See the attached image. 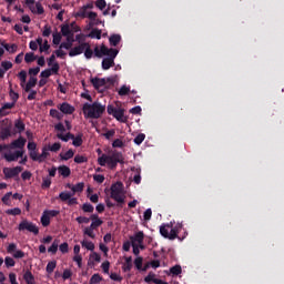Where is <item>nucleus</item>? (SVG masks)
<instances>
[{"mask_svg":"<svg viewBox=\"0 0 284 284\" xmlns=\"http://www.w3.org/2000/svg\"><path fill=\"white\" fill-rule=\"evenodd\" d=\"M82 111L85 119H100L105 111V105L98 101L92 104L84 103Z\"/></svg>","mask_w":284,"mask_h":284,"instance_id":"1","label":"nucleus"},{"mask_svg":"<svg viewBox=\"0 0 284 284\" xmlns=\"http://www.w3.org/2000/svg\"><path fill=\"white\" fill-rule=\"evenodd\" d=\"M98 163L101 166H105V164H108V166L111 170H114V169H116L118 163H120V164L124 163V158L121 152H114L112 155L102 154V156H100L98 159Z\"/></svg>","mask_w":284,"mask_h":284,"instance_id":"2","label":"nucleus"},{"mask_svg":"<svg viewBox=\"0 0 284 284\" xmlns=\"http://www.w3.org/2000/svg\"><path fill=\"white\" fill-rule=\"evenodd\" d=\"M111 194L110 197L118 202V205L124 203V193H123V183L116 182L111 185Z\"/></svg>","mask_w":284,"mask_h":284,"instance_id":"3","label":"nucleus"},{"mask_svg":"<svg viewBox=\"0 0 284 284\" xmlns=\"http://www.w3.org/2000/svg\"><path fill=\"white\" fill-rule=\"evenodd\" d=\"M18 230L19 231H29V232L33 233L34 235L39 234V227L34 223L29 222L27 220H23L20 222Z\"/></svg>","mask_w":284,"mask_h":284,"instance_id":"4","label":"nucleus"},{"mask_svg":"<svg viewBox=\"0 0 284 284\" xmlns=\"http://www.w3.org/2000/svg\"><path fill=\"white\" fill-rule=\"evenodd\" d=\"M22 166H16V168H4L2 170L6 179H12L19 175L20 172H22Z\"/></svg>","mask_w":284,"mask_h":284,"instance_id":"5","label":"nucleus"},{"mask_svg":"<svg viewBox=\"0 0 284 284\" xmlns=\"http://www.w3.org/2000/svg\"><path fill=\"white\" fill-rule=\"evenodd\" d=\"M26 4L29 7V9L32 11V13H37L39 16L43 14L44 13V9L43 7L41 6V3H36V9L34 10V0H26Z\"/></svg>","mask_w":284,"mask_h":284,"instance_id":"6","label":"nucleus"},{"mask_svg":"<svg viewBox=\"0 0 284 284\" xmlns=\"http://www.w3.org/2000/svg\"><path fill=\"white\" fill-rule=\"evenodd\" d=\"M87 45H88L87 42H83V43L79 44L78 47L72 48L69 51V57L73 58V57L82 54L84 52Z\"/></svg>","mask_w":284,"mask_h":284,"instance_id":"7","label":"nucleus"},{"mask_svg":"<svg viewBox=\"0 0 284 284\" xmlns=\"http://www.w3.org/2000/svg\"><path fill=\"white\" fill-rule=\"evenodd\" d=\"M91 83L94 87V89L100 91V92L104 91V90H101V88H106L105 79L92 78Z\"/></svg>","mask_w":284,"mask_h":284,"instance_id":"8","label":"nucleus"},{"mask_svg":"<svg viewBox=\"0 0 284 284\" xmlns=\"http://www.w3.org/2000/svg\"><path fill=\"white\" fill-rule=\"evenodd\" d=\"M102 52H103V55H106L109 59H115L116 55L119 54V50L112 49V48L109 49L104 44H102Z\"/></svg>","mask_w":284,"mask_h":284,"instance_id":"9","label":"nucleus"},{"mask_svg":"<svg viewBox=\"0 0 284 284\" xmlns=\"http://www.w3.org/2000/svg\"><path fill=\"white\" fill-rule=\"evenodd\" d=\"M58 109L63 114H72L75 111V109L72 105H70L69 103H67V102H63L62 104H59Z\"/></svg>","mask_w":284,"mask_h":284,"instance_id":"10","label":"nucleus"},{"mask_svg":"<svg viewBox=\"0 0 284 284\" xmlns=\"http://www.w3.org/2000/svg\"><path fill=\"white\" fill-rule=\"evenodd\" d=\"M13 64L10 61H2L0 64V79L4 78V74L8 70H10Z\"/></svg>","mask_w":284,"mask_h":284,"instance_id":"11","label":"nucleus"},{"mask_svg":"<svg viewBox=\"0 0 284 284\" xmlns=\"http://www.w3.org/2000/svg\"><path fill=\"white\" fill-rule=\"evenodd\" d=\"M27 140L20 136L19 139L11 142L9 148L11 149H23L26 145Z\"/></svg>","mask_w":284,"mask_h":284,"instance_id":"12","label":"nucleus"},{"mask_svg":"<svg viewBox=\"0 0 284 284\" xmlns=\"http://www.w3.org/2000/svg\"><path fill=\"white\" fill-rule=\"evenodd\" d=\"M90 219L92 223L89 227H91L92 230H95L103 224V221L99 217L98 214H92Z\"/></svg>","mask_w":284,"mask_h":284,"instance_id":"13","label":"nucleus"},{"mask_svg":"<svg viewBox=\"0 0 284 284\" xmlns=\"http://www.w3.org/2000/svg\"><path fill=\"white\" fill-rule=\"evenodd\" d=\"M172 227H173L172 222H171V223H168V224L161 225V227H160V233H161V235L164 236L165 239H169V240H170V233H169V230H168V229H172Z\"/></svg>","mask_w":284,"mask_h":284,"instance_id":"14","label":"nucleus"},{"mask_svg":"<svg viewBox=\"0 0 284 284\" xmlns=\"http://www.w3.org/2000/svg\"><path fill=\"white\" fill-rule=\"evenodd\" d=\"M131 240V244L133 245V243H139V244H142L143 243V240H144V234L142 231L138 232L134 236H131L130 237Z\"/></svg>","mask_w":284,"mask_h":284,"instance_id":"15","label":"nucleus"},{"mask_svg":"<svg viewBox=\"0 0 284 284\" xmlns=\"http://www.w3.org/2000/svg\"><path fill=\"white\" fill-rule=\"evenodd\" d=\"M182 226H183L182 223H179L175 227H172L171 232L169 233V240H175Z\"/></svg>","mask_w":284,"mask_h":284,"instance_id":"16","label":"nucleus"},{"mask_svg":"<svg viewBox=\"0 0 284 284\" xmlns=\"http://www.w3.org/2000/svg\"><path fill=\"white\" fill-rule=\"evenodd\" d=\"M113 65H114V59H112V58L103 59V61H102V69L103 70H109Z\"/></svg>","mask_w":284,"mask_h":284,"instance_id":"17","label":"nucleus"},{"mask_svg":"<svg viewBox=\"0 0 284 284\" xmlns=\"http://www.w3.org/2000/svg\"><path fill=\"white\" fill-rule=\"evenodd\" d=\"M121 36L120 34H112L109 39L111 47H116L121 42Z\"/></svg>","mask_w":284,"mask_h":284,"instance_id":"18","label":"nucleus"},{"mask_svg":"<svg viewBox=\"0 0 284 284\" xmlns=\"http://www.w3.org/2000/svg\"><path fill=\"white\" fill-rule=\"evenodd\" d=\"M68 186L72 190V194L74 195V193H80V192H82L83 191V189H84V183L83 182H81V183H78V184H75V185H70V184H68Z\"/></svg>","mask_w":284,"mask_h":284,"instance_id":"19","label":"nucleus"},{"mask_svg":"<svg viewBox=\"0 0 284 284\" xmlns=\"http://www.w3.org/2000/svg\"><path fill=\"white\" fill-rule=\"evenodd\" d=\"M59 174L62 175L63 178H68L71 174L70 168L65 165H61L58 168Z\"/></svg>","mask_w":284,"mask_h":284,"instance_id":"20","label":"nucleus"},{"mask_svg":"<svg viewBox=\"0 0 284 284\" xmlns=\"http://www.w3.org/2000/svg\"><path fill=\"white\" fill-rule=\"evenodd\" d=\"M88 17L93 22L94 26H99V24L104 26V22H102L100 19H98V14L95 12H89Z\"/></svg>","mask_w":284,"mask_h":284,"instance_id":"21","label":"nucleus"},{"mask_svg":"<svg viewBox=\"0 0 284 284\" xmlns=\"http://www.w3.org/2000/svg\"><path fill=\"white\" fill-rule=\"evenodd\" d=\"M37 81H38L37 78L31 77L29 79L28 83L26 84L24 91L26 92H30V90L36 87Z\"/></svg>","mask_w":284,"mask_h":284,"instance_id":"22","label":"nucleus"},{"mask_svg":"<svg viewBox=\"0 0 284 284\" xmlns=\"http://www.w3.org/2000/svg\"><path fill=\"white\" fill-rule=\"evenodd\" d=\"M9 136H11V130L10 128L6 126L0 131V140L4 141L7 140Z\"/></svg>","mask_w":284,"mask_h":284,"instance_id":"23","label":"nucleus"},{"mask_svg":"<svg viewBox=\"0 0 284 284\" xmlns=\"http://www.w3.org/2000/svg\"><path fill=\"white\" fill-rule=\"evenodd\" d=\"M123 272H131L132 270V256L125 257V263L122 266Z\"/></svg>","mask_w":284,"mask_h":284,"instance_id":"24","label":"nucleus"},{"mask_svg":"<svg viewBox=\"0 0 284 284\" xmlns=\"http://www.w3.org/2000/svg\"><path fill=\"white\" fill-rule=\"evenodd\" d=\"M82 136H83V134L80 133V134H78L77 136L73 135V138L71 139V140H73L72 144H73L75 148H79V146L82 145V143H83Z\"/></svg>","mask_w":284,"mask_h":284,"instance_id":"25","label":"nucleus"},{"mask_svg":"<svg viewBox=\"0 0 284 284\" xmlns=\"http://www.w3.org/2000/svg\"><path fill=\"white\" fill-rule=\"evenodd\" d=\"M87 11H88V9L83 6V7L74 14V17H75V18H82V19L89 18V13H88Z\"/></svg>","mask_w":284,"mask_h":284,"instance_id":"26","label":"nucleus"},{"mask_svg":"<svg viewBox=\"0 0 284 284\" xmlns=\"http://www.w3.org/2000/svg\"><path fill=\"white\" fill-rule=\"evenodd\" d=\"M23 280L26 281L27 284H34V276L32 275V273L30 271H27L23 274Z\"/></svg>","mask_w":284,"mask_h":284,"instance_id":"27","label":"nucleus"},{"mask_svg":"<svg viewBox=\"0 0 284 284\" xmlns=\"http://www.w3.org/2000/svg\"><path fill=\"white\" fill-rule=\"evenodd\" d=\"M61 33L63 37L73 36V31L71 30L70 26H68V24H63L61 27Z\"/></svg>","mask_w":284,"mask_h":284,"instance_id":"28","label":"nucleus"},{"mask_svg":"<svg viewBox=\"0 0 284 284\" xmlns=\"http://www.w3.org/2000/svg\"><path fill=\"white\" fill-rule=\"evenodd\" d=\"M113 116L120 122H125V120H123V116H124V110L123 109H116Z\"/></svg>","mask_w":284,"mask_h":284,"instance_id":"29","label":"nucleus"},{"mask_svg":"<svg viewBox=\"0 0 284 284\" xmlns=\"http://www.w3.org/2000/svg\"><path fill=\"white\" fill-rule=\"evenodd\" d=\"M57 138L62 140L63 142H68L69 140L74 139V134L72 133H67L65 135H63L62 133H58Z\"/></svg>","mask_w":284,"mask_h":284,"instance_id":"30","label":"nucleus"},{"mask_svg":"<svg viewBox=\"0 0 284 284\" xmlns=\"http://www.w3.org/2000/svg\"><path fill=\"white\" fill-rule=\"evenodd\" d=\"M101 34H102V31L99 30V29H93L90 34L88 36L89 38L91 39H98L100 40L101 39Z\"/></svg>","mask_w":284,"mask_h":284,"instance_id":"31","label":"nucleus"},{"mask_svg":"<svg viewBox=\"0 0 284 284\" xmlns=\"http://www.w3.org/2000/svg\"><path fill=\"white\" fill-rule=\"evenodd\" d=\"M41 224L47 227L48 225H50V216L43 211L42 216L40 219Z\"/></svg>","mask_w":284,"mask_h":284,"instance_id":"32","label":"nucleus"},{"mask_svg":"<svg viewBox=\"0 0 284 284\" xmlns=\"http://www.w3.org/2000/svg\"><path fill=\"white\" fill-rule=\"evenodd\" d=\"M101 281H103L102 276H100L99 273H95L90 278V284H99V283H101Z\"/></svg>","mask_w":284,"mask_h":284,"instance_id":"33","label":"nucleus"},{"mask_svg":"<svg viewBox=\"0 0 284 284\" xmlns=\"http://www.w3.org/2000/svg\"><path fill=\"white\" fill-rule=\"evenodd\" d=\"M170 272H171L172 276H179V274H182V267H181V265H175L170 268Z\"/></svg>","mask_w":284,"mask_h":284,"instance_id":"34","label":"nucleus"},{"mask_svg":"<svg viewBox=\"0 0 284 284\" xmlns=\"http://www.w3.org/2000/svg\"><path fill=\"white\" fill-rule=\"evenodd\" d=\"M83 52H84V57H85L88 60H90V59L93 57V54H94V52L91 50L89 43H87V45H85Z\"/></svg>","mask_w":284,"mask_h":284,"instance_id":"35","label":"nucleus"},{"mask_svg":"<svg viewBox=\"0 0 284 284\" xmlns=\"http://www.w3.org/2000/svg\"><path fill=\"white\" fill-rule=\"evenodd\" d=\"M72 196H73V194L70 193V192H61V193L59 194V199H60L61 201H63V202L69 201V199L72 197Z\"/></svg>","mask_w":284,"mask_h":284,"instance_id":"36","label":"nucleus"},{"mask_svg":"<svg viewBox=\"0 0 284 284\" xmlns=\"http://www.w3.org/2000/svg\"><path fill=\"white\" fill-rule=\"evenodd\" d=\"M74 155V152L70 149L69 151H67L64 154H60V158L64 161H68L69 159H72Z\"/></svg>","mask_w":284,"mask_h":284,"instance_id":"37","label":"nucleus"},{"mask_svg":"<svg viewBox=\"0 0 284 284\" xmlns=\"http://www.w3.org/2000/svg\"><path fill=\"white\" fill-rule=\"evenodd\" d=\"M55 267H57V262L51 261L48 263L45 270H47L48 274H52V272L55 270Z\"/></svg>","mask_w":284,"mask_h":284,"instance_id":"38","label":"nucleus"},{"mask_svg":"<svg viewBox=\"0 0 284 284\" xmlns=\"http://www.w3.org/2000/svg\"><path fill=\"white\" fill-rule=\"evenodd\" d=\"M3 158L6 159L7 162H14V161L18 160V158H17L14 152L13 153H6L3 155Z\"/></svg>","mask_w":284,"mask_h":284,"instance_id":"39","label":"nucleus"},{"mask_svg":"<svg viewBox=\"0 0 284 284\" xmlns=\"http://www.w3.org/2000/svg\"><path fill=\"white\" fill-rule=\"evenodd\" d=\"M49 148L47 149L45 146L42 149V153L39 155L40 161L39 163H42L49 155L50 153L48 152Z\"/></svg>","mask_w":284,"mask_h":284,"instance_id":"40","label":"nucleus"},{"mask_svg":"<svg viewBox=\"0 0 284 284\" xmlns=\"http://www.w3.org/2000/svg\"><path fill=\"white\" fill-rule=\"evenodd\" d=\"M50 116L55 118L59 121L63 118V115L55 109L50 110Z\"/></svg>","mask_w":284,"mask_h":284,"instance_id":"41","label":"nucleus"},{"mask_svg":"<svg viewBox=\"0 0 284 284\" xmlns=\"http://www.w3.org/2000/svg\"><path fill=\"white\" fill-rule=\"evenodd\" d=\"M81 209L83 210V212L85 213H92L94 211L93 205H91L90 203H84Z\"/></svg>","mask_w":284,"mask_h":284,"instance_id":"42","label":"nucleus"},{"mask_svg":"<svg viewBox=\"0 0 284 284\" xmlns=\"http://www.w3.org/2000/svg\"><path fill=\"white\" fill-rule=\"evenodd\" d=\"M37 60V57L32 53V52H29V53H27L26 55H24V61L27 62V63H31V62H33V61H36Z\"/></svg>","mask_w":284,"mask_h":284,"instance_id":"43","label":"nucleus"},{"mask_svg":"<svg viewBox=\"0 0 284 284\" xmlns=\"http://www.w3.org/2000/svg\"><path fill=\"white\" fill-rule=\"evenodd\" d=\"M2 47L8 51V52H10V53H14L16 51H17V49H18V47L16 45V44H11V45H9V44H7V43H2Z\"/></svg>","mask_w":284,"mask_h":284,"instance_id":"44","label":"nucleus"},{"mask_svg":"<svg viewBox=\"0 0 284 284\" xmlns=\"http://www.w3.org/2000/svg\"><path fill=\"white\" fill-rule=\"evenodd\" d=\"M74 162L78 163V164L85 163V162H88V158L84 156V155L77 154L74 156Z\"/></svg>","mask_w":284,"mask_h":284,"instance_id":"45","label":"nucleus"},{"mask_svg":"<svg viewBox=\"0 0 284 284\" xmlns=\"http://www.w3.org/2000/svg\"><path fill=\"white\" fill-rule=\"evenodd\" d=\"M4 265H6V267H14L16 262L12 257L7 256L4 258Z\"/></svg>","mask_w":284,"mask_h":284,"instance_id":"46","label":"nucleus"},{"mask_svg":"<svg viewBox=\"0 0 284 284\" xmlns=\"http://www.w3.org/2000/svg\"><path fill=\"white\" fill-rule=\"evenodd\" d=\"M52 37H53V41H52L53 44L59 45L61 42L62 36L60 33L55 32L52 34Z\"/></svg>","mask_w":284,"mask_h":284,"instance_id":"47","label":"nucleus"},{"mask_svg":"<svg viewBox=\"0 0 284 284\" xmlns=\"http://www.w3.org/2000/svg\"><path fill=\"white\" fill-rule=\"evenodd\" d=\"M6 213L8 215H20L21 214V210L19 207L9 209V210L6 211Z\"/></svg>","mask_w":284,"mask_h":284,"instance_id":"48","label":"nucleus"},{"mask_svg":"<svg viewBox=\"0 0 284 284\" xmlns=\"http://www.w3.org/2000/svg\"><path fill=\"white\" fill-rule=\"evenodd\" d=\"M18 77L21 81V87L23 88L24 83L27 82V72L22 70L19 72Z\"/></svg>","mask_w":284,"mask_h":284,"instance_id":"49","label":"nucleus"},{"mask_svg":"<svg viewBox=\"0 0 284 284\" xmlns=\"http://www.w3.org/2000/svg\"><path fill=\"white\" fill-rule=\"evenodd\" d=\"M58 246H59V243L58 241L55 240L52 245L48 248V252L49 253H52V254H55L57 251H58Z\"/></svg>","mask_w":284,"mask_h":284,"instance_id":"50","label":"nucleus"},{"mask_svg":"<svg viewBox=\"0 0 284 284\" xmlns=\"http://www.w3.org/2000/svg\"><path fill=\"white\" fill-rule=\"evenodd\" d=\"M29 155H30V158H31L33 161L40 163V161H41V160H40V155H38V152H37L36 150L29 151Z\"/></svg>","mask_w":284,"mask_h":284,"instance_id":"51","label":"nucleus"},{"mask_svg":"<svg viewBox=\"0 0 284 284\" xmlns=\"http://www.w3.org/2000/svg\"><path fill=\"white\" fill-rule=\"evenodd\" d=\"M93 231H94V230L89 226V227H85V229H84L83 233H84V235H88L89 237L94 239V237H95V234H94Z\"/></svg>","mask_w":284,"mask_h":284,"instance_id":"52","label":"nucleus"},{"mask_svg":"<svg viewBox=\"0 0 284 284\" xmlns=\"http://www.w3.org/2000/svg\"><path fill=\"white\" fill-rule=\"evenodd\" d=\"M144 140H145V134L140 133V134L136 135V138L134 139V143H135L136 145H140Z\"/></svg>","mask_w":284,"mask_h":284,"instance_id":"53","label":"nucleus"},{"mask_svg":"<svg viewBox=\"0 0 284 284\" xmlns=\"http://www.w3.org/2000/svg\"><path fill=\"white\" fill-rule=\"evenodd\" d=\"M81 244H82L83 247L88 248L89 251L94 250V244L92 242L82 241Z\"/></svg>","mask_w":284,"mask_h":284,"instance_id":"54","label":"nucleus"},{"mask_svg":"<svg viewBox=\"0 0 284 284\" xmlns=\"http://www.w3.org/2000/svg\"><path fill=\"white\" fill-rule=\"evenodd\" d=\"M49 217H54L60 214V211L58 210H45L44 211Z\"/></svg>","mask_w":284,"mask_h":284,"instance_id":"55","label":"nucleus"},{"mask_svg":"<svg viewBox=\"0 0 284 284\" xmlns=\"http://www.w3.org/2000/svg\"><path fill=\"white\" fill-rule=\"evenodd\" d=\"M134 265H135L136 270H142L143 258L142 257H136L134 260Z\"/></svg>","mask_w":284,"mask_h":284,"instance_id":"56","label":"nucleus"},{"mask_svg":"<svg viewBox=\"0 0 284 284\" xmlns=\"http://www.w3.org/2000/svg\"><path fill=\"white\" fill-rule=\"evenodd\" d=\"M93 54L94 57L97 58H102L103 57V52H102V45L99 48V47H95L94 48V51H93Z\"/></svg>","mask_w":284,"mask_h":284,"instance_id":"57","label":"nucleus"},{"mask_svg":"<svg viewBox=\"0 0 284 284\" xmlns=\"http://www.w3.org/2000/svg\"><path fill=\"white\" fill-rule=\"evenodd\" d=\"M14 126L18 129V131L21 133L26 130V125L22 121H17Z\"/></svg>","mask_w":284,"mask_h":284,"instance_id":"58","label":"nucleus"},{"mask_svg":"<svg viewBox=\"0 0 284 284\" xmlns=\"http://www.w3.org/2000/svg\"><path fill=\"white\" fill-rule=\"evenodd\" d=\"M90 217H85V216H78L77 219H75V221L79 223V224H82V223H85V224H88L89 222H90Z\"/></svg>","mask_w":284,"mask_h":284,"instance_id":"59","label":"nucleus"},{"mask_svg":"<svg viewBox=\"0 0 284 284\" xmlns=\"http://www.w3.org/2000/svg\"><path fill=\"white\" fill-rule=\"evenodd\" d=\"M51 185V179L50 178H44L42 181V189H49Z\"/></svg>","mask_w":284,"mask_h":284,"instance_id":"60","label":"nucleus"},{"mask_svg":"<svg viewBox=\"0 0 284 284\" xmlns=\"http://www.w3.org/2000/svg\"><path fill=\"white\" fill-rule=\"evenodd\" d=\"M129 92H130V88H128L126 85H123V87L120 89L119 94H120L121 97H123V95H128Z\"/></svg>","mask_w":284,"mask_h":284,"instance_id":"61","label":"nucleus"},{"mask_svg":"<svg viewBox=\"0 0 284 284\" xmlns=\"http://www.w3.org/2000/svg\"><path fill=\"white\" fill-rule=\"evenodd\" d=\"M50 34H51V28L48 24H45L44 28H43L42 36L44 38H48V37H50Z\"/></svg>","mask_w":284,"mask_h":284,"instance_id":"62","label":"nucleus"},{"mask_svg":"<svg viewBox=\"0 0 284 284\" xmlns=\"http://www.w3.org/2000/svg\"><path fill=\"white\" fill-rule=\"evenodd\" d=\"M61 149V144L59 142L52 144L51 146H49V150L51 152H58Z\"/></svg>","mask_w":284,"mask_h":284,"instance_id":"63","label":"nucleus"},{"mask_svg":"<svg viewBox=\"0 0 284 284\" xmlns=\"http://www.w3.org/2000/svg\"><path fill=\"white\" fill-rule=\"evenodd\" d=\"M112 146H113V148H123V146H124V143H123L122 140L116 139V140L113 141Z\"/></svg>","mask_w":284,"mask_h":284,"instance_id":"64","label":"nucleus"}]
</instances>
